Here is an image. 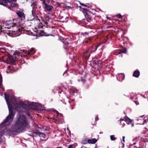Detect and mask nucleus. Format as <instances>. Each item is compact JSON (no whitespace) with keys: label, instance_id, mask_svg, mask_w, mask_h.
<instances>
[{"label":"nucleus","instance_id":"f257e3e1","mask_svg":"<svg viewBox=\"0 0 148 148\" xmlns=\"http://www.w3.org/2000/svg\"><path fill=\"white\" fill-rule=\"evenodd\" d=\"M15 127L20 131L23 132L29 128V125L26 118L24 116H20L16 121Z\"/></svg>","mask_w":148,"mask_h":148},{"label":"nucleus","instance_id":"f03ea898","mask_svg":"<svg viewBox=\"0 0 148 148\" xmlns=\"http://www.w3.org/2000/svg\"><path fill=\"white\" fill-rule=\"evenodd\" d=\"M4 96L8 105L9 110V114L2 123V125L5 124L7 122H8L9 123H11L13 120L15 114V109L13 107L12 104L9 102V97L8 95L6 94L5 93Z\"/></svg>","mask_w":148,"mask_h":148},{"label":"nucleus","instance_id":"7ed1b4c3","mask_svg":"<svg viewBox=\"0 0 148 148\" xmlns=\"http://www.w3.org/2000/svg\"><path fill=\"white\" fill-rule=\"evenodd\" d=\"M27 104V107L25 109L24 112L26 113V115L31 119L32 118L31 115L32 110L37 109L38 107L37 103L35 102H32Z\"/></svg>","mask_w":148,"mask_h":148},{"label":"nucleus","instance_id":"20e7f679","mask_svg":"<svg viewBox=\"0 0 148 148\" xmlns=\"http://www.w3.org/2000/svg\"><path fill=\"white\" fill-rule=\"evenodd\" d=\"M82 10L85 16V19H84L85 21L86 22V21L87 22L91 23L93 18L94 17V15L87 9L82 8Z\"/></svg>","mask_w":148,"mask_h":148},{"label":"nucleus","instance_id":"39448f33","mask_svg":"<svg viewBox=\"0 0 148 148\" xmlns=\"http://www.w3.org/2000/svg\"><path fill=\"white\" fill-rule=\"evenodd\" d=\"M14 0H0V4L5 6H7L11 9L16 6L15 3H13Z\"/></svg>","mask_w":148,"mask_h":148},{"label":"nucleus","instance_id":"423d86ee","mask_svg":"<svg viewBox=\"0 0 148 148\" xmlns=\"http://www.w3.org/2000/svg\"><path fill=\"white\" fill-rule=\"evenodd\" d=\"M49 0H42V7L44 9L48 12H50L53 8V7L48 4L49 3Z\"/></svg>","mask_w":148,"mask_h":148},{"label":"nucleus","instance_id":"0eeeda50","mask_svg":"<svg viewBox=\"0 0 148 148\" xmlns=\"http://www.w3.org/2000/svg\"><path fill=\"white\" fill-rule=\"evenodd\" d=\"M93 40L92 37L86 38L83 42V44L84 45H89L92 43Z\"/></svg>","mask_w":148,"mask_h":148},{"label":"nucleus","instance_id":"6e6552de","mask_svg":"<svg viewBox=\"0 0 148 148\" xmlns=\"http://www.w3.org/2000/svg\"><path fill=\"white\" fill-rule=\"evenodd\" d=\"M35 134V135H38L41 138V139L42 140H45L46 138L45 134L42 132H38L37 131L33 132V134Z\"/></svg>","mask_w":148,"mask_h":148},{"label":"nucleus","instance_id":"1a4fd4ad","mask_svg":"<svg viewBox=\"0 0 148 148\" xmlns=\"http://www.w3.org/2000/svg\"><path fill=\"white\" fill-rule=\"evenodd\" d=\"M100 44L101 43H98L97 45L93 44L91 46L90 48L88 49L89 50V51L91 53L92 52H95L96 51L97 48L99 46Z\"/></svg>","mask_w":148,"mask_h":148},{"label":"nucleus","instance_id":"9d476101","mask_svg":"<svg viewBox=\"0 0 148 148\" xmlns=\"http://www.w3.org/2000/svg\"><path fill=\"white\" fill-rule=\"evenodd\" d=\"M90 53L89 50L88 49L84 51L83 52V56L85 59L88 60L90 56Z\"/></svg>","mask_w":148,"mask_h":148},{"label":"nucleus","instance_id":"9b49d317","mask_svg":"<svg viewBox=\"0 0 148 148\" xmlns=\"http://www.w3.org/2000/svg\"><path fill=\"white\" fill-rule=\"evenodd\" d=\"M21 33V29L18 28L17 31H13L12 32L11 36L13 37L18 36Z\"/></svg>","mask_w":148,"mask_h":148},{"label":"nucleus","instance_id":"f8f14e48","mask_svg":"<svg viewBox=\"0 0 148 148\" xmlns=\"http://www.w3.org/2000/svg\"><path fill=\"white\" fill-rule=\"evenodd\" d=\"M127 53V49L126 48H124L123 49H121L119 50H117L116 52L114 53L113 54L115 55H117L121 53Z\"/></svg>","mask_w":148,"mask_h":148},{"label":"nucleus","instance_id":"ddd939ff","mask_svg":"<svg viewBox=\"0 0 148 148\" xmlns=\"http://www.w3.org/2000/svg\"><path fill=\"white\" fill-rule=\"evenodd\" d=\"M5 59L6 62L8 63H12L15 61L14 58L12 56H8Z\"/></svg>","mask_w":148,"mask_h":148},{"label":"nucleus","instance_id":"4468645a","mask_svg":"<svg viewBox=\"0 0 148 148\" xmlns=\"http://www.w3.org/2000/svg\"><path fill=\"white\" fill-rule=\"evenodd\" d=\"M16 14L18 17L22 20L25 19V15L24 13L23 12L19 11L16 12Z\"/></svg>","mask_w":148,"mask_h":148},{"label":"nucleus","instance_id":"2eb2a0df","mask_svg":"<svg viewBox=\"0 0 148 148\" xmlns=\"http://www.w3.org/2000/svg\"><path fill=\"white\" fill-rule=\"evenodd\" d=\"M23 52H25L26 53H27L28 55H32L34 54L35 53V51L34 48H32L29 51H27V50H23Z\"/></svg>","mask_w":148,"mask_h":148},{"label":"nucleus","instance_id":"dca6fc26","mask_svg":"<svg viewBox=\"0 0 148 148\" xmlns=\"http://www.w3.org/2000/svg\"><path fill=\"white\" fill-rule=\"evenodd\" d=\"M140 75V72L138 70H136L134 71L133 75L134 77L138 78L139 77Z\"/></svg>","mask_w":148,"mask_h":148},{"label":"nucleus","instance_id":"f3484780","mask_svg":"<svg viewBox=\"0 0 148 148\" xmlns=\"http://www.w3.org/2000/svg\"><path fill=\"white\" fill-rule=\"evenodd\" d=\"M97 141V140L95 138L91 139H88V143L89 144H94Z\"/></svg>","mask_w":148,"mask_h":148},{"label":"nucleus","instance_id":"a211bd4d","mask_svg":"<svg viewBox=\"0 0 148 148\" xmlns=\"http://www.w3.org/2000/svg\"><path fill=\"white\" fill-rule=\"evenodd\" d=\"M81 74L82 73H79V75L78 76V77H77V79L78 82L82 81L84 83L86 81V80L82 78L81 75Z\"/></svg>","mask_w":148,"mask_h":148},{"label":"nucleus","instance_id":"6ab92c4d","mask_svg":"<svg viewBox=\"0 0 148 148\" xmlns=\"http://www.w3.org/2000/svg\"><path fill=\"white\" fill-rule=\"evenodd\" d=\"M125 121L127 122L128 124H131L132 123V120L129 118L127 116L125 117Z\"/></svg>","mask_w":148,"mask_h":148},{"label":"nucleus","instance_id":"aec40b11","mask_svg":"<svg viewBox=\"0 0 148 148\" xmlns=\"http://www.w3.org/2000/svg\"><path fill=\"white\" fill-rule=\"evenodd\" d=\"M16 26V23H14L13 22L9 25H7V26H6V28L8 29H10L11 27H12L14 26Z\"/></svg>","mask_w":148,"mask_h":148},{"label":"nucleus","instance_id":"412c9836","mask_svg":"<svg viewBox=\"0 0 148 148\" xmlns=\"http://www.w3.org/2000/svg\"><path fill=\"white\" fill-rule=\"evenodd\" d=\"M87 143H88V139L86 138L83 139L81 141V143L82 144L85 145Z\"/></svg>","mask_w":148,"mask_h":148},{"label":"nucleus","instance_id":"4be33fe9","mask_svg":"<svg viewBox=\"0 0 148 148\" xmlns=\"http://www.w3.org/2000/svg\"><path fill=\"white\" fill-rule=\"evenodd\" d=\"M49 19L50 17L49 16H47L45 17V20H44L45 24H48V22L49 21Z\"/></svg>","mask_w":148,"mask_h":148},{"label":"nucleus","instance_id":"5701e85b","mask_svg":"<svg viewBox=\"0 0 148 148\" xmlns=\"http://www.w3.org/2000/svg\"><path fill=\"white\" fill-rule=\"evenodd\" d=\"M89 33V32H85V33H81V35L83 36H86V35H88Z\"/></svg>","mask_w":148,"mask_h":148},{"label":"nucleus","instance_id":"b1692460","mask_svg":"<svg viewBox=\"0 0 148 148\" xmlns=\"http://www.w3.org/2000/svg\"><path fill=\"white\" fill-rule=\"evenodd\" d=\"M13 21L11 20H8L6 21V26H7V25H9L11 23H12L13 22Z\"/></svg>","mask_w":148,"mask_h":148},{"label":"nucleus","instance_id":"393cba45","mask_svg":"<svg viewBox=\"0 0 148 148\" xmlns=\"http://www.w3.org/2000/svg\"><path fill=\"white\" fill-rule=\"evenodd\" d=\"M110 139L111 140H115L116 138L114 135H112L110 136Z\"/></svg>","mask_w":148,"mask_h":148},{"label":"nucleus","instance_id":"a878e982","mask_svg":"<svg viewBox=\"0 0 148 148\" xmlns=\"http://www.w3.org/2000/svg\"><path fill=\"white\" fill-rule=\"evenodd\" d=\"M19 105L20 106H24L25 105L24 102L22 101H20L19 103Z\"/></svg>","mask_w":148,"mask_h":148},{"label":"nucleus","instance_id":"bb28decb","mask_svg":"<svg viewBox=\"0 0 148 148\" xmlns=\"http://www.w3.org/2000/svg\"><path fill=\"white\" fill-rule=\"evenodd\" d=\"M64 8L66 9L69 10L70 9H72V7L70 6H66L63 7Z\"/></svg>","mask_w":148,"mask_h":148},{"label":"nucleus","instance_id":"cd10ccee","mask_svg":"<svg viewBox=\"0 0 148 148\" xmlns=\"http://www.w3.org/2000/svg\"><path fill=\"white\" fill-rule=\"evenodd\" d=\"M42 32L44 33V34H43V35H44L45 36H54V35H52V34H46V33H45V34L44 33V31H42Z\"/></svg>","mask_w":148,"mask_h":148},{"label":"nucleus","instance_id":"c85d7f7f","mask_svg":"<svg viewBox=\"0 0 148 148\" xmlns=\"http://www.w3.org/2000/svg\"><path fill=\"white\" fill-rule=\"evenodd\" d=\"M2 77L1 76V75L0 74V86L2 84Z\"/></svg>","mask_w":148,"mask_h":148},{"label":"nucleus","instance_id":"c756f323","mask_svg":"<svg viewBox=\"0 0 148 148\" xmlns=\"http://www.w3.org/2000/svg\"><path fill=\"white\" fill-rule=\"evenodd\" d=\"M75 146L74 145H69L68 148H75Z\"/></svg>","mask_w":148,"mask_h":148},{"label":"nucleus","instance_id":"7c9ffc66","mask_svg":"<svg viewBox=\"0 0 148 148\" xmlns=\"http://www.w3.org/2000/svg\"><path fill=\"white\" fill-rule=\"evenodd\" d=\"M116 16L117 18H121L122 17V16L120 14H117Z\"/></svg>","mask_w":148,"mask_h":148},{"label":"nucleus","instance_id":"2f4dec72","mask_svg":"<svg viewBox=\"0 0 148 148\" xmlns=\"http://www.w3.org/2000/svg\"><path fill=\"white\" fill-rule=\"evenodd\" d=\"M120 76L121 77V78H122V80H123L124 79V75H123L122 74H121L120 75Z\"/></svg>","mask_w":148,"mask_h":148},{"label":"nucleus","instance_id":"473e14b6","mask_svg":"<svg viewBox=\"0 0 148 148\" xmlns=\"http://www.w3.org/2000/svg\"><path fill=\"white\" fill-rule=\"evenodd\" d=\"M80 4H81L82 5L85 7H87V5H86L85 4H84L81 3H80Z\"/></svg>","mask_w":148,"mask_h":148},{"label":"nucleus","instance_id":"72a5a7b5","mask_svg":"<svg viewBox=\"0 0 148 148\" xmlns=\"http://www.w3.org/2000/svg\"><path fill=\"white\" fill-rule=\"evenodd\" d=\"M125 136H123L122 137V139H123V141L125 142Z\"/></svg>","mask_w":148,"mask_h":148},{"label":"nucleus","instance_id":"f704fd0d","mask_svg":"<svg viewBox=\"0 0 148 148\" xmlns=\"http://www.w3.org/2000/svg\"><path fill=\"white\" fill-rule=\"evenodd\" d=\"M124 120H125V119H120L119 120L120 121V123H121V121H123Z\"/></svg>","mask_w":148,"mask_h":148},{"label":"nucleus","instance_id":"c9c22d12","mask_svg":"<svg viewBox=\"0 0 148 148\" xmlns=\"http://www.w3.org/2000/svg\"><path fill=\"white\" fill-rule=\"evenodd\" d=\"M57 4L58 5V6H60V3L58 2H56Z\"/></svg>","mask_w":148,"mask_h":148},{"label":"nucleus","instance_id":"e433bc0d","mask_svg":"<svg viewBox=\"0 0 148 148\" xmlns=\"http://www.w3.org/2000/svg\"><path fill=\"white\" fill-rule=\"evenodd\" d=\"M147 122V121L145 119L144 121V123H145V122Z\"/></svg>","mask_w":148,"mask_h":148},{"label":"nucleus","instance_id":"4c0bfd02","mask_svg":"<svg viewBox=\"0 0 148 148\" xmlns=\"http://www.w3.org/2000/svg\"><path fill=\"white\" fill-rule=\"evenodd\" d=\"M64 48L66 50L68 49V48L67 47H65Z\"/></svg>","mask_w":148,"mask_h":148},{"label":"nucleus","instance_id":"58836bf2","mask_svg":"<svg viewBox=\"0 0 148 148\" xmlns=\"http://www.w3.org/2000/svg\"><path fill=\"white\" fill-rule=\"evenodd\" d=\"M108 27V28H110V27H112V26H108V27Z\"/></svg>","mask_w":148,"mask_h":148},{"label":"nucleus","instance_id":"ea45409f","mask_svg":"<svg viewBox=\"0 0 148 148\" xmlns=\"http://www.w3.org/2000/svg\"><path fill=\"white\" fill-rule=\"evenodd\" d=\"M56 148H62L61 147H57Z\"/></svg>","mask_w":148,"mask_h":148},{"label":"nucleus","instance_id":"a19ab883","mask_svg":"<svg viewBox=\"0 0 148 148\" xmlns=\"http://www.w3.org/2000/svg\"><path fill=\"white\" fill-rule=\"evenodd\" d=\"M54 27H53V26H52V28H53Z\"/></svg>","mask_w":148,"mask_h":148},{"label":"nucleus","instance_id":"79ce46f5","mask_svg":"<svg viewBox=\"0 0 148 148\" xmlns=\"http://www.w3.org/2000/svg\"><path fill=\"white\" fill-rule=\"evenodd\" d=\"M137 148H140V147H137Z\"/></svg>","mask_w":148,"mask_h":148},{"label":"nucleus","instance_id":"37998d69","mask_svg":"<svg viewBox=\"0 0 148 148\" xmlns=\"http://www.w3.org/2000/svg\"><path fill=\"white\" fill-rule=\"evenodd\" d=\"M107 18H108V19H109V18H108V17H107Z\"/></svg>","mask_w":148,"mask_h":148},{"label":"nucleus","instance_id":"c03bdc74","mask_svg":"<svg viewBox=\"0 0 148 148\" xmlns=\"http://www.w3.org/2000/svg\"><path fill=\"white\" fill-rule=\"evenodd\" d=\"M16 104L17 105H18V104L17 103H16Z\"/></svg>","mask_w":148,"mask_h":148}]
</instances>
